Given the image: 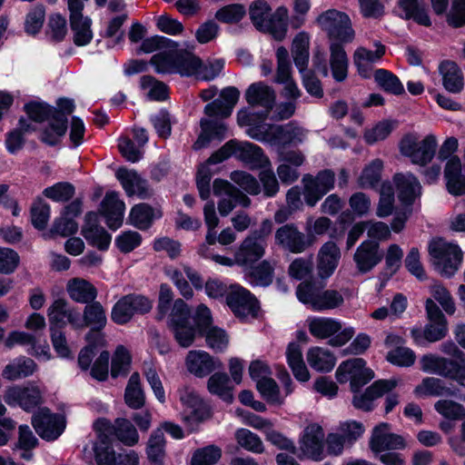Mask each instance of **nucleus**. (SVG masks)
Here are the masks:
<instances>
[{
	"instance_id": "bf43d9fd",
	"label": "nucleus",
	"mask_w": 465,
	"mask_h": 465,
	"mask_svg": "<svg viewBox=\"0 0 465 465\" xmlns=\"http://www.w3.org/2000/svg\"><path fill=\"white\" fill-rule=\"evenodd\" d=\"M374 79L377 84L388 93L396 95H400L404 93V87L400 79L387 70H376L374 73Z\"/></svg>"
},
{
	"instance_id": "a211bd4d",
	"label": "nucleus",
	"mask_w": 465,
	"mask_h": 465,
	"mask_svg": "<svg viewBox=\"0 0 465 465\" xmlns=\"http://www.w3.org/2000/svg\"><path fill=\"white\" fill-rule=\"evenodd\" d=\"M226 304L233 314L242 320L256 317L259 309L254 296L238 284L230 285Z\"/></svg>"
},
{
	"instance_id": "c9c22d12",
	"label": "nucleus",
	"mask_w": 465,
	"mask_h": 465,
	"mask_svg": "<svg viewBox=\"0 0 465 465\" xmlns=\"http://www.w3.org/2000/svg\"><path fill=\"white\" fill-rule=\"evenodd\" d=\"M115 175L128 196L136 195L141 199H145L151 195L147 182L134 170L120 168L116 171Z\"/></svg>"
},
{
	"instance_id": "dca6fc26",
	"label": "nucleus",
	"mask_w": 465,
	"mask_h": 465,
	"mask_svg": "<svg viewBox=\"0 0 465 465\" xmlns=\"http://www.w3.org/2000/svg\"><path fill=\"white\" fill-rule=\"evenodd\" d=\"M50 330H61L69 324L74 330H80L83 324L82 312L68 303L65 299H55L47 309Z\"/></svg>"
},
{
	"instance_id": "ea45409f",
	"label": "nucleus",
	"mask_w": 465,
	"mask_h": 465,
	"mask_svg": "<svg viewBox=\"0 0 465 465\" xmlns=\"http://www.w3.org/2000/svg\"><path fill=\"white\" fill-rule=\"evenodd\" d=\"M417 398L453 396L455 391L447 383L434 377H426L413 391Z\"/></svg>"
},
{
	"instance_id": "680f3d73",
	"label": "nucleus",
	"mask_w": 465,
	"mask_h": 465,
	"mask_svg": "<svg viewBox=\"0 0 465 465\" xmlns=\"http://www.w3.org/2000/svg\"><path fill=\"white\" fill-rule=\"evenodd\" d=\"M271 7L264 0H256L250 5L249 15L250 19L256 29L262 31L266 29L267 21L271 15Z\"/></svg>"
},
{
	"instance_id": "1a4fd4ad",
	"label": "nucleus",
	"mask_w": 465,
	"mask_h": 465,
	"mask_svg": "<svg viewBox=\"0 0 465 465\" xmlns=\"http://www.w3.org/2000/svg\"><path fill=\"white\" fill-rule=\"evenodd\" d=\"M298 300L314 311L338 308L343 303L341 293L336 290L322 291L311 282H302L296 290Z\"/></svg>"
},
{
	"instance_id": "49530a36",
	"label": "nucleus",
	"mask_w": 465,
	"mask_h": 465,
	"mask_svg": "<svg viewBox=\"0 0 465 465\" xmlns=\"http://www.w3.org/2000/svg\"><path fill=\"white\" fill-rule=\"evenodd\" d=\"M177 43L169 48L155 54L151 58V64L158 74H177Z\"/></svg>"
},
{
	"instance_id": "37998d69",
	"label": "nucleus",
	"mask_w": 465,
	"mask_h": 465,
	"mask_svg": "<svg viewBox=\"0 0 465 465\" xmlns=\"http://www.w3.org/2000/svg\"><path fill=\"white\" fill-rule=\"evenodd\" d=\"M36 369L37 366L32 359L20 356L5 367L2 376L8 381L20 380L33 375Z\"/></svg>"
},
{
	"instance_id": "0eeeda50",
	"label": "nucleus",
	"mask_w": 465,
	"mask_h": 465,
	"mask_svg": "<svg viewBox=\"0 0 465 465\" xmlns=\"http://www.w3.org/2000/svg\"><path fill=\"white\" fill-rule=\"evenodd\" d=\"M435 269L444 277H451L462 262V252L458 244L442 239L433 240L429 246Z\"/></svg>"
},
{
	"instance_id": "473e14b6",
	"label": "nucleus",
	"mask_w": 465,
	"mask_h": 465,
	"mask_svg": "<svg viewBox=\"0 0 465 465\" xmlns=\"http://www.w3.org/2000/svg\"><path fill=\"white\" fill-rule=\"evenodd\" d=\"M375 50L358 47L353 54V62L359 74L363 78L371 75L372 66L378 63L385 54V46L381 42H375Z\"/></svg>"
},
{
	"instance_id": "3c124183",
	"label": "nucleus",
	"mask_w": 465,
	"mask_h": 465,
	"mask_svg": "<svg viewBox=\"0 0 465 465\" xmlns=\"http://www.w3.org/2000/svg\"><path fill=\"white\" fill-rule=\"evenodd\" d=\"M310 35L306 32L298 33L292 40V54L294 64L301 74L307 69L309 63Z\"/></svg>"
},
{
	"instance_id": "393cba45",
	"label": "nucleus",
	"mask_w": 465,
	"mask_h": 465,
	"mask_svg": "<svg viewBox=\"0 0 465 465\" xmlns=\"http://www.w3.org/2000/svg\"><path fill=\"white\" fill-rule=\"evenodd\" d=\"M82 319L84 322L80 330L87 326L91 328V331L86 334V341L92 342L94 339V341L104 342L103 336L98 332L105 327L107 322L105 310L102 304L98 302L87 304L82 313Z\"/></svg>"
},
{
	"instance_id": "603ef678",
	"label": "nucleus",
	"mask_w": 465,
	"mask_h": 465,
	"mask_svg": "<svg viewBox=\"0 0 465 465\" xmlns=\"http://www.w3.org/2000/svg\"><path fill=\"white\" fill-rule=\"evenodd\" d=\"M125 403L132 409H141L145 403V393L138 372H134L127 382L124 391Z\"/></svg>"
},
{
	"instance_id": "4be33fe9",
	"label": "nucleus",
	"mask_w": 465,
	"mask_h": 465,
	"mask_svg": "<svg viewBox=\"0 0 465 465\" xmlns=\"http://www.w3.org/2000/svg\"><path fill=\"white\" fill-rule=\"evenodd\" d=\"M214 195L221 198L218 210L221 215H227L237 205L248 206L250 199L234 188L229 182L215 179L213 184Z\"/></svg>"
},
{
	"instance_id": "c85d7f7f",
	"label": "nucleus",
	"mask_w": 465,
	"mask_h": 465,
	"mask_svg": "<svg viewBox=\"0 0 465 465\" xmlns=\"http://www.w3.org/2000/svg\"><path fill=\"white\" fill-rule=\"evenodd\" d=\"M185 366L188 371L196 377L203 378L215 370L222 368V361L205 351L193 350L187 353Z\"/></svg>"
},
{
	"instance_id": "79ce46f5",
	"label": "nucleus",
	"mask_w": 465,
	"mask_h": 465,
	"mask_svg": "<svg viewBox=\"0 0 465 465\" xmlns=\"http://www.w3.org/2000/svg\"><path fill=\"white\" fill-rule=\"evenodd\" d=\"M309 365L319 372H330L336 364V357L328 349L314 346L308 350L306 354Z\"/></svg>"
},
{
	"instance_id": "c03bdc74",
	"label": "nucleus",
	"mask_w": 465,
	"mask_h": 465,
	"mask_svg": "<svg viewBox=\"0 0 465 465\" xmlns=\"http://www.w3.org/2000/svg\"><path fill=\"white\" fill-rule=\"evenodd\" d=\"M453 360L441 357L438 354L427 353L420 357V370L425 373L436 374L444 378L451 375L450 369Z\"/></svg>"
},
{
	"instance_id": "72a5a7b5",
	"label": "nucleus",
	"mask_w": 465,
	"mask_h": 465,
	"mask_svg": "<svg viewBox=\"0 0 465 465\" xmlns=\"http://www.w3.org/2000/svg\"><path fill=\"white\" fill-rule=\"evenodd\" d=\"M100 211L104 216L107 225L111 229L116 230L123 223L125 203L119 198L117 193L109 192L101 203Z\"/></svg>"
},
{
	"instance_id": "774afa93",
	"label": "nucleus",
	"mask_w": 465,
	"mask_h": 465,
	"mask_svg": "<svg viewBox=\"0 0 465 465\" xmlns=\"http://www.w3.org/2000/svg\"><path fill=\"white\" fill-rule=\"evenodd\" d=\"M273 278V267L268 261H263L252 268L249 273V282L252 285L268 286Z\"/></svg>"
},
{
	"instance_id": "aec40b11",
	"label": "nucleus",
	"mask_w": 465,
	"mask_h": 465,
	"mask_svg": "<svg viewBox=\"0 0 465 465\" xmlns=\"http://www.w3.org/2000/svg\"><path fill=\"white\" fill-rule=\"evenodd\" d=\"M32 424L37 434L44 440L57 439L65 429L64 415L52 413L48 409H40L33 415Z\"/></svg>"
},
{
	"instance_id": "f704fd0d",
	"label": "nucleus",
	"mask_w": 465,
	"mask_h": 465,
	"mask_svg": "<svg viewBox=\"0 0 465 465\" xmlns=\"http://www.w3.org/2000/svg\"><path fill=\"white\" fill-rule=\"evenodd\" d=\"M382 259L379 244L371 241H364L357 248L353 261L361 273L371 271Z\"/></svg>"
},
{
	"instance_id": "5fc2aeb1",
	"label": "nucleus",
	"mask_w": 465,
	"mask_h": 465,
	"mask_svg": "<svg viewBox=\"0 0 465 465\" xmlns=\"http://www.w3.org/2000/svg\"><path fill=\"white\" fill-rule=\"evenodd\" d=\"M230 382V378L226 373L216 372L209 378L207 388L210 393L217 395L223 401L230 403L233 400L232 387Z\"/></svg>"
},
{
	"instance_id": "2eb2a0df",
	"label": "nucleus",
	"mask_w": 465,
	"mask_h": 465,
	"mask_svg": "<svg viewBox=\"0 0 465 465\" xmlns=\"http://www.w3.org/2000/svg\"><path fill=\"white\" fill-rule=\"evenodd\" d=\"M339 383L350 382L352 391L365 385L374 378L373 371L366 367V361L361 358H352L342 361L335 371Z\"/></svg>"
},
{
	"instance_id": "e433bc0d",
	"label": "nucleus",
	"mask_w": 465,
	"mask_h": 465,
	"mask_svg": "<svg viewBox=\"0 0 465 465\" xmlns=\"http://www.w3.org/2000/svg\"><path fill=\"white\" fill-rule=\"evenodd\" d=\"M341 258V252L333 242H325L320 249L317 257V270L321 278H329L336 270Z\"/></svg>"
},
{
	"instance_id": "cd10ccee",
	"label": "nucleus",
	"mask_w": 465,
	"mask_h": 465,
	"mask_svg": "<svg viewBox=\"0 0 465 465\" xmlns=\"http://www.w3.org/2000/svg\"><path fill=\"white\" fill-rule=\"evenodd\" d=\"M245 99L247 103L252 106H261L264 108V111L262 113H257L249 109H247V111L263 116V123H266L275 101L274 91L262 82L254 83L246 90ZM243 110H246V108Z\"/></svg>"
},
{
	"instance_id": "4d7b16f0",
	"label": "nucleus",
	"mask_w": 465,
	"mask_h": 465,
	"mask_svg": "<svg viewBox=\"0 0 465 465\" xmlns=\"http://www.w3.org/2000/svg\"><path fill=\"white\" fill-rule=\"evenodd\" d=\"M70 22L74 44L78 46L88 45L94 36L91 29V19L87 16H83L70 20Z\"/></svg>"
},
{
	"instance_id": "f257e3e1",
	"label": "nucleus",
	"mask_w": 465,
	"mask_h": 465,
	"mask_svg": "<svg viewBox=\"0 0 465 465\" xmlns=\"http://www.w3.org/2000/svg\"><path fill=\"white\" fill-rule=\"evenodd\" d=\"M263 116L247 110H240L237 113V124L241 127H246V134L252 139L279 146L298 145L307 136V132L295 123L284 125L270 124L263 123Z\"/></svg>"
},
{
	"instance_id": "338daca9",
	"label": "nucleus",
	"mask_w": 465,
	"mask_h": 465,
	"mask_svg": "<svg viewBox=\"0 0 465 465\" xmlns=\"http://www.w3.org/2000/svg\"><path fill=\"white\" fill-rule=\"evenodd\" d=\"M256 388L268 402L277 405L283 403L284 396H282L276 381L271 376L267 379L259 380Z\"/></svg>"
},
{
	"instance_id": "052dcab7",
	"label": "nucleus",
	"mask_w": 465,
	"mask_h": 465,
	"mask_svg": "<svg viewBox=\"0 0 465 465\" xmlns=\"http://www.w3.org/2000/svg\"><path fill=\"white\" fill-rule=\"evenodd\" d=\"M235 440L240 447L256 454L264 451V445L261 438L247 429H238L235 431Z\"/></svg>"
},
{
	"instance_id": "4468645a",
	"label": "nucleus",
	"mask_w": 465,
	"mask_h": 465,
	"mask_svg": "<svg viewBox=\"0 0 465 465\" xmlns=\"http://www.w3.org/2000/svg\"><path fill=\"white\" fill-rule=\"evenodd\" d=\"M189 314L187 304L178 299L174 302L168 319V325L172 329L175 340L184 348L192 345L196 335L195 329L189 324Z\"/></svg>"
},
{
	"instance_id": "58836bf2",
	"label": "nucleus",
	"mask_w": 465,
	"mask_h": 465,
	"mask_svg": "<svg viewBox=\"0 0 465 465\" xmlns=\"http://www.w3.org/2000/svg\"><path fill=\"white\" fill-rule=\"evenodd\" d=\"M445 180L448 192L455 196L465 194V176L461 173L460 160L450 157L445 167Z\"/></svg>"
},
{
	"instance_id": "9d476101",
	"label": "nucleus",
	"mask_w": 465,
	"mask_h": 465,
	"mask_svg": "<svg viewBox=\"0 0 465 465\" xmlns=\"http://www.w3.org/2000/svg\"><path fill=\"white\" fill-rule=\"evenodd\" d=\"M44 389L39 382L28 381L23 385L8 387L4 401L10 407H19L30 412L43 402Z\"/></svg>"
},
{
	"instance_id": "f3484780",
	"label": "nucleus",
	"mask_w": 465,
	"mask_h": 465,
	"mask_svg": "<svg viewBox=\"0 0 465 465\" xmlns=\"http://www.w3.org/2000/svg\"><path fill=\"white\" fill-rule=\"evenodd\" d=\"M406 439L393 433L391 424L381 422L376 425L369 440V447L374 455L387 450H401L407 447Z\"/></svg>"
},
{
	"instance_id": "c756f323",
	"label": "nucleus",
	"mask_w": 465,
	"mask_h": 465,
	"mask_svg": "<svg viewBox=\"0 0 465 465\" xmlns=\"http://www.w3.org/2000/svg\"><path fill=\"white\" fill-rule=\"evenodd\" d=\"M399 385L398 379L380 380L366 389L363 393L355 394L353 406L362 411H371L374 406V401L386 392H391Z\"/></svg>"
},
{
	"instance_id": "0e129e2a",
	"label": "nucleus",
	"mask_w": 465,
	"mask_h": 465,
	"mask_svg": "<svg viewBox=\"0 0 465 465\" xmlns=\"http://www.w3.org/2000/svg\"><path fill=\"white\" fill-rule=\"evenodd\" d=\"M246 15L243 5L231 4L219 8L215 13V19L223 24L235 25L240 23Z\"/></svg>"
},
{
	"instance_id": "8fccbe9b",
	"label": "nucleus",
	"mask_w": 465,
	"mask_h": 465,
	"mask_svg": "<svg viewBox=\"0 0 465 465\" xmlns=\"http://www.w3.org/2000/svg\"><path fill=\"white\" fill-rule=\"evenodd\" d=\"M288 18L289 10L287 7L282 5L276 8L267 21L266 29L262 32L268 33L272 35L276 40L282 41L284 39L288 30Z\"/></svg>"
},
{
	"instance_id": "6e6552de",
	"label": "nucleus",
	"mask_w": 465,
	"mask_h": 465,
	"mask_svg": "<svg viewBox=\"0 0 465 465\" xmlns=\"http://www.w3.org/2000/svg\"><path fill=\"white\" fill-rule=\"evenodd\" d=\"M316 22L332 41L351 43L355 37L351 20L344 12L337 9L326 10L319 15Z\"/></svg>"
},
{
	"instance_id": "f03ea898",
	"label": "nucleus",
	"mask_w": 465,
	"mask_h": 465,
	"mask_svg": "<svg viewBox=\"0 0 465 465\" xmlns=\"http://www.w3.org/2000/svg\"><path fill=\"white\" fill-rule=\"evenodd\" d=\"M239 96L237 88L226 87L218 99L205 105L204 114L207 117L200 121L201 133L193 144L195 150L207 147L213 141L221 142L227 136L228 126L221 119L232 114Z\"/></svg>"
},
{
	"instance_id": "de8ad7c7",
	"label": "nucleus",
	"mask_w": 465,
	"mask_h": 465,
	"mask_svg": "<svg viewBox=\"0 0 465 465\" xmlns=\"http://www.w3.org/2000/svg\"><path fill=\"white\" fill-rule=\"evenodd\" d=\"M161 216L160 210L153 209L146 203H139L131 209L129 223L140 230H145L151 226L155 219Z\"/></svg>"
},
{
	"instance_id": "7c9ffc66",
	"label": "nucleus",
	"mask_w": 465,
	"mask_h": 465,
	"mask_svg": "<svg viewBox=\"0 0 465 465\" xmlns=\"http://www.w3.org/2000/svg\"><path fill=\"white\" fill-rule=\"evenodd\" d=\"M404 339L397 334L390 333L385 339V345L389 348L386 359L393 365L400 367H410L416 360L415 352L404 346Z\"/></svg>"
},
{
	"instance_id": "ddd939ff",
	"label": "nucleus",
	"mask_w": 465,
	"mask_h": 465,
	"mask_svg": "<svg viewBox=\"0 0 465 465\" xmlns=\"http://www.w3.org/2000/svg\"><path fill=\"white\" fill-rule=\"evenodd\" d=\"M153 308V301L137 293L121 297L112 308L111 318L116 324L129 322L135 314H144Z\"/></svg>"
},
{
	"instance_id": "09e8293b",
	"label": "nucleus",
	"mask_w": 465,
	"mask_h": 465,
	"mask_svg": "<svg viewBox=\"0 0 465 465\" xmlns=\"http://www.w3.org/2000/svg\"><path fill=\"white\" fill-rule=\"evenodd\" d=\"M440 73L443 86L448 92L457 94L463 89V75L455 63L450 61L441 63Z\"/></svg>"
},
{
	"instance_id": "bb28decb",
	"label": "nucleus",
	"mask_w": 465,
	"mask_h": 465,
	"mask_svg": "<svg viewBox=\"0 0 465 465\" xmlns=\"http://www.w3.org/2000/svg\"><path fill=\"white\" fill-rule=\"evenodd\" d=\"M275 243L293 253L305 251L312 240H308L294 224H285L275 232Z\"/></svg>"
},
{
	"instance_id": "a19ab883",
	"label": "nucleus",
	"mask_w": 465,
	"mask_h": 465,
	"mask_svg": "<svg viewBox=\"0 0 465 465\" xmlns=\"http://www.w3.org/2000/svg\"><path fill=\"white\" fill-rule=\"evenodd\" d=\"M287 363L296 380L302 382L310 380V372L303 361L302 347L297 341L290 342L286 349Z\"/></svg>"
},
{
	"instance_id": "9b49d317",
	"label": "nucleus",
	"mask_w": 465,
	"mask_h": 465,
	"mask_svg": "<svg viewBox=\"0 0 465 465\" xmlns=\"http://www.w3.org/2000/svg\"><path fill=\"white\" fill-rule=\"evenodd\" d=\"M324 438L325 434L321 425L308 424L300 435L299 447L296 448L294 455L300 460H322L326 457Z\"/></svg>"
},
{
	"instance_id": "864d4df0",
	"label": "nucleus",
	"mask_w": 465,
	"mask_h": 465,
	"mask_svg": "<svg viewBox=\"0 0 465 465\" xmlns=\"http://www.w3.org/2000/svg\"><path fill=\"white\" fill-rule=\"evenodd\" d=\"M399 7L402 12L401 15L406 19H413L424 26L430 25L427 9L420 0H399Z\"/></svg>"
},
{
	"instance_id": "20e7f679",
	"label": "nucleus",
	"mask_w": 465,
	"mask_h": 465,
	"mask_svg": "<svg viewBox=\"0 0 465 465\" xmlns=\"http://www.w3.org/2000/svg\"><path fill=\"white\" fill-rule=\"evenodd\" d=\"M29 117L28 123L48 121V125L42 133V140L48 144H55L65 134L67 126L64 117L48 104L41 102H31L25 105ZM34 126L33 124H31Z\"/></svg>"
},
{
	"instance_id": "6ab92c4d",
	"label": "nucleus",
	"mask_w": 465,
	"mask_h": 465,
	"mask_svg": "<svg viewBox=\"0 0 465 465\" xmlns=\"http://www.w3.org/2000/svg\"><path fill=\"white\" fill-rule=\"evenodd\" d=\"M97 465H139V457L134 450L116 453L104 437L99 436L93 447Z\"/></svg>"
},
{
	"instance_id": "b1692460",
	"label": "nucleus",
	"mask_w": 465,
	"mask_h": 465,
	"mask_svg": "<svg viewBox=\"0 0 465 465\" xmlns=\"http://www.w3.org/2000/svg\"><path fill=\"white\" fill-rule=\"evenodd\" d=\"M179 398L183 407L181 416L184 421H201L209 416L207 405L192 388L180 389Z\"/></svg>"
},
{
	"instance_id": "423d86ee",
	"label": "nucleus",
	"mask_w": 465,
	"mask_h": 465,
	"mask_svg": "<svg viewBox=\"0 0 465 465\" xmlns=\"http://www.w3.org/2000/svg\"><path fill=\"white\" fill-rule=\"evenodd\" d=\"M341 44L336 41L331 42L328 63L324 52L321 50H316L312 55L314 69L324 77L331 72L336 82H343L348 76L349 59Z\"/></svg>"
},
{
	"instance_id": "412c9836",
	"label": "nucleus",
	"mask_w": 465,
	"mask_h": 465,
	"mask_svg": "<svg viewBox=\"0 0 465 465\" xmlns=\"http://www.w3.org/2000/svg\"><path fill=\"white\" fill-rule=\"evenodd\" d=\"M302 195L309 206H314L319 200L334 186V173L329 170L320 172L315 177L306 174L302 178Z\"/></svg>"
},
{
	"instance_id": "a878e982",
	"label": "nucleus",
	"mask_w": 465,
	"mask_h": 465,
	"mask_svg": "<svg viewBox=\"0 0 465 465\" xmlns=\"http://www.w3.org/2000/svg\"><path fill=\"white\" fill-rule=\"evenodd\" d=\"M279 166L277 173L280 180L284 183H292L300 176L298 168L302 166L305 161L304 154L298 150L285 151L278 148Z\"/></svg>"
},
{
	"instance_id": "5701e85b",
	"label": "nucleus",
	"mask_w": 465,
	"mask_h": 465,
	"mask_svg": "<svg viewBox=\"0 0 465 465\" xmlns=\"http://www.w3.org/2000/svg\"><path fill=\"white\" fill-rule=\"evenodd\" d=\"M267 241L257 232L248 235L235 252L236 264L250 267L265 254Z\"/></svg>"
},
{
	"instance_id": "13d9d810",
	"label": "nucleus",
	"mask_w": 465,
	"mask_h": 465,
	"mask_svg": "<svg viewBox=\"0 0 465 465\" xmlns=\"http://www.w3.org/2000/svg\"><path fill=\"white\" fill-rule=\"evenodd\" d=\"M205 337L207 346L214 351H224L230 342V337L225 330L212 326L202 332Z\"/></svg>"
},
{
	"instance_id": "69168bd1",
	"label": "nucleus",
	"mask_w": 465,
	"mask_h": 465,
	"mask_svg": "<svg viewBox=\"0 0 465 465\" xmlns=\"http://www.w3.org/2000/svg\"><path fill=\"white\" fill-rule=\"evenodd\" d=\"M383 169V162L381 159H374L369 163L359 176L358 183L362 188H371L375 186L381 178Z\"/></svg>"
},
{
	"instance_id": "a18cd8bd",
	"label": "nucleus",
	"mask_w": 465,
	"mask_h": 465,
	"mask_svg": "<svg viewBox=\"0 0 465 465\" xmlns=\"http://www.w3.org/2000/svg\"><path fill=\"white\" fill-rule=\"evenodd\" d=\"M66 291L73 301L80 303L91 302L97 295L96 289L94 285L81 278H74L68 281Z\"/></svg>"
},
{
	"instance_id": "6e6d98bb",
	"label": "nucleus",
	"mask_w": 465,
	"mask_h": 465,
	"mask_svg": "<svg viewBox=\"0 0 465 465\" xmlns=\"http://www.w3.org/2000/svg\"><path fill=\"white\" fill-rule=\"evenodd\" d=\"M177 74L197 78L201 67V59L193 52L179 50L177 52Z\"/></svg>"
},
{
	"instance_id": "4c0bfd02",
	"label": "nucleus",
	"mask_w": 465,
	"mask_h": 465,
	"mask_svg": "<svg viewBox=\"0 0 465 465\" xmlns=\"http://www.w3.org/2000/svg\"><path fill=\"white\" fill-rule=\"evenodd\" d=\"M83 235L89 244L100 250L108 249L112 240L111 235L98 224L97 214L93 213L86 215L85 225L83 228Z\"/></svg>"
},
{
	"instance_id": "2f4dec72",
	"label": "nucleus",
	"mask_w": 465,
	"mask_h": 465,
	"mask_svg": "<svg viewBox=\"0 0 465 465\" xmlns=\"http://www.w3.org/2000/svg\"><path fill=\"white\" fill-rule=\"evenodd\" d=\"M397 196L401 203L406 207L411 205L421 194V185L411 173H397L393 177Z\"/></svg>"
},
{
	"instance_id": "7ed1b4c3",
	"label": "nucleus",
	"mask_w": 465,
	"mask_h": 465,
	"mask_svg": "<svg viewBox=\"0 0 465 465\" xmlns=\"http://www.w3.org/2000/svg\"><path fill=\"white\" fill-rule=\"evenodd\" d=\"M234 156L252 169L269 167L271 162L261 147L247 141L230 140L211 155V162L222 163Z\"/></svg>"
},
{
	"instance_id": "39448f33",
	"label": "nucleus",
	"mask_w": 465,
	"mask_h": 465,
	"mask_svg": "<svg viewBox=\"0 0 465 465\" xmlns=\"http://www.w3.org/2000/svg\"><path fill=\"white\" fill-rule=\"evenodd\" d=\"M310 333L321 340L329 339L332 347H341L355 335L352 326L345 325L338 319L330 317H311L307 320Z\"/></svg>"
},
{
	"instance_id": "e2e57ef3",
	"label": "nucleus",
	"mask_w": 465,
	"mask_h": 465,
	"mask_svg": "<svg viewBox=\"0 0 465 465\" xmlns=\"http://www.w3.org/2000/svg\"><path fill=\"white\" fill-rule=\"evenodd\" d=\"M117 440L126 446H134L139 441L138 432L134 424L126 419H117L114 423Z\"/></svg>"
},
{
	"instance_id": "f8f14e48",
	"label": "nucleus",
	"mask_w": 465,
	"mask_h": 465,
	"mask_svg": "<svg viewBox=\"0 0 465 465\" xmlns=\"http://www.w3.org/2000/svg\"><path fill=\"white\" fill-rule=\"evenodd\" d=\"M437 140L433 135H427L420 140L416 134H407L400 143L402 155L410 158L412 163L425 165L430 163L436 152Z\"/></svg>"
}]
</instances>
